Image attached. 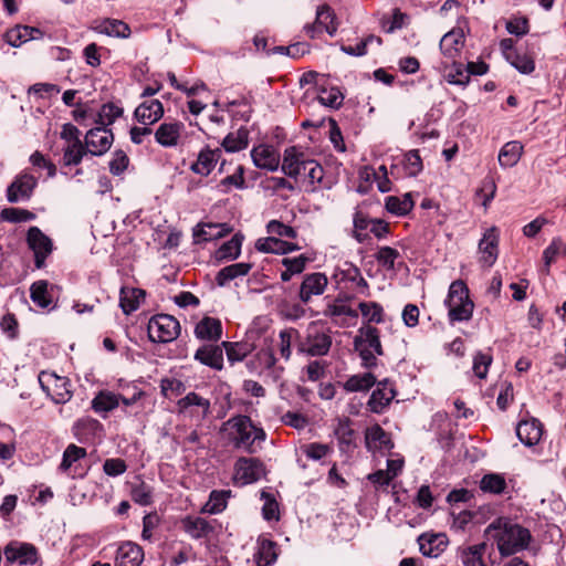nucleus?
<instances>
[{
  "label": "nucleus",
  "instance_id": "45",
  "mask_svg": "<svg viewBox=\"0 0 566 566\" xmlns=\"http://www.w3.org/2000/svg\"><path fill=\"white\" fill-rule=\"evenodd\" d=\"M232 188L237 189H245L247 184L244 179V167L239 165L235 169V171L224 177L219 181L217 185V189L222 193H228Z\"/></svg>",
  "mask_w": 566,
  "mask_h": 566
},
{
  "label": "nucleus",
  "instance_id": "43",
  "mask_svg": "<svg viewBox=\"0 0 566 566\" xmlns=\"http://www.w3.org/2000/svg\"><path fill=\"white\" fill-rule=\"evenodd\" d=\"M249 132L245 128H240L237 133L228 134L222 140V147L228 153L240 151L248 147Z\"/></svg>",
  "mask_w": 566,
  "mask_h": 566
},
{
  "label": "nucleus",
  "instance_id": "29",
  "mask_svg": "<svg viewBox=\"0 0 566 566\" xmlns=\"http://www.w3.org/2000/svg\"><path fill=\"white\" fill-rule=\"evenodd\" d=\"M251 269L252 264L249 262H239L224 266L217 273L216 283L219 286H226L234 279L248 275Z\"/></svg>",
  "mask_w": 566,
  "mask_h": 566
},
{
  "label": "nucleus",
  "instance_id": "21",
  "mask_svg": "<svg viewBox=\"0 0 566 566\" xmlns=\"http://www.w3.org/2000/svg\"><path fill=\"white\" fill-rule=\"evenodd\" d=\"M253 164L260 169L275 171L280 165V155L269 145H259L251 150Z\"/></svg>",
  "mask_w": 566,
  "mask_h": 566
},
{
  "label": "nucleus",
  "instance_id": "57",
  "mask_svg": "<svg viewBox=\"0 0 566 566\" xmlns=\"http://www.w3.org/2000/svg\"><path fill=\"white\" fill-rule=\"evenodd\" d=\"M222 347L226 349L228 360L231 364L243 360L251 352V347L247 343L222 342Z\"/></svg>",
  "mask_w": 566,
  "mask_h": 566
},
{
  "label": "nucleus",
  "instance_id": "32",
  "mask_svg": "<svg viewBox=\"0 0 566 566\" xmlns=\"http://www.w3.org/2000/svg\"><path fill=\"white\" fill-rule=\"evenodd\" d=\"M486 549V543H480L472 546L460 547L459 557L464 566H488L483 560Z\"/></svg>",
  "mask_w": 566,
  "mask_h": 566
},
{
  "label": "nucleus",
  "instance_id": "2",
  "mask_svg": "<svg viewBox=\"0 0 566 566\" xmlns=\"http://www.w3.org/2000/svg\"><path fill=\"white\" fill-rule=\"evenodd\" d=\"M223 429L229 430V440L235 448H242L249 453L256 451L255 443L260 444L266 439L265 431L244 415L231 417L223 423Z\"/></svg>",
  "mask_w": 566,
  "mask_h": 566
},
{
  "label": "nucleus",
  "instance_id": "13",
  "mask_svg": "<svg viewBox=\"0 0 566 566\" xmlns=\"http://www.w3.org/2000/svg\"><path fill=\"white\" fill-rule=\"evenodd\" d=\"M397 392L389 379L377 382V388L371 392L367 406L371 412L381 413L395 399Z\"/></svg>",
  "mask_w": 566,
  "mask_h": 566
},
{
  "label": "nucleus",
  "instance_id": "27",
  "mask_svg": "<svg viewBox=\"0 0 566 566\" xmlns=\"http://www.w3.org/2000/svg\"><path fill=\"white\" fill-rule=\"evenodd\" d=\"M195 335L202 340L218 342L222 336V325L218 318L206 316L195 327Z\"/></svg>",
  "mask_w": 566,
  "mask_h": 566
},
{
  "label": "nucleus",
  "instance_id": "51",
  "mask_svg": "<svg viewBox=\"0 0 566 566\" xmlns=\"http://www.w3.org/2000/svg\"><path fill=\"white\" fill-rule=\"evenodd\" d=\"M222 235L221 224L206 223L198 224L193 229V240L196 243L214 240Z\"/></svg>",
  "mask_w": 566,
  "mask_h": 566
},
{
  "label": "nucleus",
  "instance_id": "44",
  "mask_svg": "<svg viewBox=\"0 0 566 566\" xmlns=\"http://www.w3.org/2000/svg\"><path fill=\"white\" fill-rule=\"evenodd\" d=\"M304 158V154L297 151L296 147H289L284 150V157L282 163V171L292 178H296L298 176V167L300 163Z\"/></svg>",
  "mask_w": 566,
  "mask_h": 566
},
{
  "label": "nucleus",
  "instance_id": "54",
  "mask_svg": "<svg viewBox=\"0 0 566 566\" xmlns=\"http://www.w3.org/2000/svg\"><path fill=\"white\" fill-rule=\"evenodd\" d=\"M358 308L367 321V325H370V323L379 324L384 321V308L376 302H360Z\"/></svg>",
  "mask_w": 566,
  "mask_h": 566
},
{
  "label": "nucleus",
  "instance_id": "41",
  "mask_svg": "<svg viewBox=\"0 0 566 566\" xmlns=\"http://www.w3.org/2000/svg\"><path fill=\"white\" fill-rule=\"evenodd\" d=\"M243 237L234 234L230 240L224 242L216 253L218 261L235 260L241 253Z\"/></svg>",
  "mask_w": 566,
  "mask_h": 566
},
{
  "label": "nucleus",
  "instance_id": "8",
  "mask_svg": "<svg viewBox=\"0 0 566 566\" xmlns=\"http://www.w3.org/2000/svg\"><path fill=\"white\" fill-rule=\"evenodd\" d=\"M177 407L180 413L201 421L210 413L211 403L209 399L190 391L178 400Z\"/></svg>",
  "mask_w": 566,
  "mask_h": 566
},
{
  "label": "nucleus",
  "instance_id": "4",
  "mask_svg": "<svg viewBox=\"0 0 566 566\" xmlns=\"http://www.w3.org/2000/svg\"><path fill=\"white\" fill-rule=\"evenodd\" d=\"M332 346V337L328 332L311 324L304 337L296 343L297 352L308 356H325Z\"/></svg>",
  "mask_w": 566,
  "mask_h": 566
},
{
  "label": "nucleus",
  "instance_id": "22",
  "mask_svg": "<svg viewBox=\"0 0 566 566\" xmlns=\"http://www.w3.org/2000/svg\"><path fill=\"white\" fill-rule=\"evenodd\" d=\"M220 157V148L211 149L207 146L199 151L197 160L190 166V170L197 175L207 177L213 170Z\"/></svg>",
  "mask_w": 566,
  "mask_h": 566
},
{
  "label": "nucleus",
  "instance_id": "40",
  "mask_svg": "<svg viewBox=\"0 0 566 566\" xmlns=\"http://www.w3.org/2000/svg\"><path fill=\"white\" fill-rule=\"evenodd\" d=\"M386 209L388 212L396 216H406L408 214L415 203L410 193H405L402 198L396 196H389L386 198Z\"/></svg>",
  "mask_w": 566,
  "mask_h": 566
},
{
  "label": "nucleus",
  "instance_id": "25",
  "mask_svg": "<svg viewBox=\"0 0 566 566\" xmlns=\"http://www.w3.org/2000/svg\"><path fill=\"white\" fill-rule=\"evenodd\" d=\"M182 530L193 539L208 537L214 532L213 524L201 516H186L181 521Z\"/></svg>",
  "mask_w": 566,
  "mask_h": 566
},
{
  "label": "nucleus",
  "instance_id": "23",
  "mask_svg": "<svg viewBox=\"0 0 566 566\" xmlns=\"http://www.w3.org/2000/svg\"><path fill=\"white\" fill-rule=\"evenodd\" d=\"M143 560V548L135 543L126 542L116 552L115 566H140Z\"/></svg>",
  "mask_w": 566,
  "mask_h": 566
},
{
  "label": "nucleus",
  "instance_id": "64",
  "mask_svg": "<svg viewBox=\"0 0 566 566\" xmlns=\"http://www.w3.org/2000/svg\"><path fill=\"white\" fill-rule=\"evenodd\" d=\"M261 499L264 500V504L262 507L263 518L266 521H277L280 517L279 514V503L276 500L266 492L261 493Z\"/></svg>",
  "mask_w": 566,
  "mask_h": 566
},
{
  "label": "nucleus",
  "instance_id": "7",
  "mask_svg": "<svg viewBox=\"0 0 566 566\" xmlns=\"http://www.w3.org/2000/svg\"><path fill=\"white\" fill-rule=\"evenodd\" d=\"M338 24L336 22V14L328 4H322L316 10V19L313 23H307L304 27L305 33L311 38H317L323 31H326L331 36L337 32Z\"/></svg>",
  "mask_w": 566,
  "mask_h": 566
},
{
  "label": "nucleus",
  "instance_id": "39",
  "mask_svg": "<svg viewBox=\"0 0 566 566\" xmlns=\"http://www.w3.org/2000/svg\"><path fill=\"white\" fill-rule=\"evenodd\" d=\"M30 298L36 306L48 308L52 303V297L49 293V282L39 280L32 283L30 286Z\"/></svg>",
  "mask_w": 566,
  "mask_h": 566
},
{
  "label": "nucleus",
  "instance_id": "14",
  "mask_svg": "<svg viewBox=\"0 0 566 566\" xmlns=\"http://www.w3.org/2000/svg\"><path fill=\"white\" fill-rule=\"evenodd\" d=\"M328 284L327 276L321 272L305 274L300 286L298 297L307 304L313 296L322 295Z\"/></svg>",
  "mask_w": 566,
  "mask_h": 566
},
{
  "label": "nucleus",
  "instance_id": "3",
  "mask_svg": "<svg viewBox=\"0 0 566 566\" xmlns=\"http://www.w3.org/2000/svg\"><path fill=\"white\" fill-rule=\"evenodd\" d=\"M444 305L448 307V317L451 324L469 321L472 317L474 303L469 295V289L462 280L450 284Z\"/></svg>",
  "mask_w": 566,
  "mask_h": 566
},
{
  "label": "nucleus",
  "instance_id": "42",
  "mask_svg": "<svg viewBox=\"0 0 566 566\" xmlns=\"http://www.w3.org/2000/svg\"><path fill=\"white\" fill-rule=\"evenodd\" d=\"M506 60L522 74H531L535 70L534 59L518 51L505 52Z\"/></svg>",
  "mask_w": 566,
  "mask_h": 566
},
{
  "label": "nucleus",
  "instance_id": "36",
  "mask_svg": "<svg viewBox=\"0 0 566 566\" xmlns=\"http://www.w3.org/2000/svg\"><path fill=\"white\" fill-rule=\"evenodd\" d=\"M480 489L484 493L500 495L506 492L507 483L503 474L488 473L480 480Z\"/></svg>",
  "mask_w": 566,
  "mask_h": 566
},
{
  "label": "nucleus",
  "instance_id": "18",
  "mask_svg": "<svg viewBox=\"0 0 566 566\" xmlns=\"http://www.w3.org/2000/svg\"><path fill=\"white\" fill-rule=\"evenodd\" d=\"M164 113V106L159 99H148L135 108L134 117L139 124L150 126L157 123Z\"/></svg>",
  "mask_w": 566,
  "mask_h": 566
},
{
  "label": "nucleus",
  "instance_id": "52",
  "mask_svg": "<svg viewBox=\"0 0 566 566\" xmlns=\"http://www.w3.org/2000/svg\"><path fill=\"white\" fill-rule=\"evenodd\" d=\"M452 65L450 67H446V78L450 84L457 85H467L469 83V74L468 67L462 63L455 62V60H451Z\"/></svg>",
  "mask_w": 566,
  "mask_h": 566
},
{
  "label": "nucleus",
  "instance_id": "15",
  "mask_svg": "<svg viewBox=\"0 0 566 566\" xmlns=\"http://www.w3.org/2000/svg\"><path fill=\"white\" fill-rule=\"evenodd\" d=\"M499 230L496 227L486 229L479 242V252L481 253L480 262L491 268L499 256Z\"/></svg>",
  "mask_w": 566,
  "mask_h": 566
},
{
  "label": "nucleus",
  "instance_id": "1",
  "mask_svg": "<svg viewBox=\"0 0 566 566\" xmlns=\"http://www.w3.org/2000/svg\"><path fill=\"white\" fill-rule=\"evenodd\" d=\"M485 536L496 542L499 553L503 557L514 555L525 549L531 542V533L527 528L496 518L484 531Z\"/></svg>",
  "mask_w": 566,
  "mask_h": 566
},
{
  "label": "nucleus",
  "instance_id": "60",
  "mask_svg": "<svg viewBox=\"0 0 566 566\" xmlns=\"http://www.w3.org/2000/svg\"><path fill=\"white\" fill-rule=\"evenodd\" d=\"M85 455L86 450L84 448L77 447L75 444L67 446V448L63 452L60 470L63 472L67 471L74 462L78 461Z\"/></svg>",
  "mask_w": 566,
  "mask_h": 566
},
{
  "label": "nucleus",
  "instance_id": "28",
  "mask_svg": "<svg viewBox=\"0 0 566 566\" xmlns=\"http://www.w3.org/2000/svg\"><path fill=\"white\" fill-rule=\"evenodd\" d=\"M359 335L355 337V346H364L375 352L378 356L384 355L378 328L371 325H364L359 328Z\"/></svg>",
  "mask_w": 566,
  "mask_h": 566
},
{
  "label": "nucleus",
  "instance_id": "6",
  "mask_svg": "<svg viewBox=\"0 0 566 566\" xmlns=\"http://www.w3.org/2000/svg\"><path fill=\"white\" fill-rule=\"evenodd\" d=\"M41 388L55 403H65L72 398L70 380L55 374L42 373L39 376Z\"/></svg>",
  "mask_w": 566,
  "mask_h": 566
},
{
  "label": "nucleus",
  "instance_id": "9",
  "mask_svg": "<svg viewBox=\"0 0 566 566\" xmlns=\"http://www.w3.org/2000/svg\"><path fill=\"white\" fill-rule=\"evenodd\" d=\"M27 242L29 248L34 252V264L36 269H42L45 259L51 254L53 244L38 227H31L28 230Z\"/></svg>",
  "mask_w": 566,
  "mask_h": 566
},
{
  "label": "nucleus",
  "instance_id": "55",
  "mask_svg": "<svg viewBox=\"0 0 566 566\" xmlns=\"http://www.w3.org/2000/svg\"><path fill=\"white\" fill-rule=\"evenodd\" d=\"M279 337H280V344H279L280 354L285 360H289L291 357V354H292V350H291L292 343L294 340L298 342V339L301 338L300 333L297 329H295L293 327L285 328L280 332Z\"/></svg>",
  "mask_w": 566,
  "mask_h": 566
},
{
  "label": "nucleus",
  "instance_id": "17",
  "mask_svg": "<svg viewBox=\"0 0 566 566\" xmlns=\"http://www.w3.org/2000/svg\"><path fill=\"white\" fill-rule=\"evenodd\" d=\"M465 35L461 28H453L440 40V50L444 57L455 60L464 48Z\"/></svg>",
  "mask_w": 566,
  "mask_h": 566
},
{
  "label": "nucleus",
  "instance_id": "35",
  "mask_svg": "<svg viewBox=\"0 0 566 566\" xmlns=\"http://www.w3.org/2000/svg\"><path fill=\"white\" fill-rule=\"evenodd\" d=\"M146 293L140 289H122L119 305L125 314L135 312L140 302L145 298Z\"/></svg>",
  "mask_w": 566,
  "mask_h": 566
},
{
  "label": "nucleus",
  "instance_id": "63",
  "mask_svg": "<svg viewBox=\"0 0 566 566\" xmlns=\"http://www.w3.org/2000/svg\"><path fill=\"white\" fill-rule=\"evenodd\" d=\"M322 105L331 108H338L343 104L344 95L337 87L328 90H322L317 97Z\"/></svg>",
  "mask_w": 566,
  "mask_h": 566
},
{
  "label": "nucleus",
  "instance_id": "5",
  "mask_svg": "<svg viewBox=\"0 0 566 566\" xmlns=\"http://www.w3.org/2000/svg\"><path fill=\"white\" fill-rule=\"evenodd\" d=\"M147 332L153 343H170L180 335V324L171 315L157 314L149 319Z\"/></svg>",
  "mask_w": 566,
  "mask_h": 566
},
{
  "label": "nucleus",
  "instance_id": "37",
  "mask_svg": "<svg viewBox=\"0 0 566 566\" xmlns=\"http://www.w3.org/2000/svg\"><path fill=\"white\" fill-rule=\"evenodd\" d=\"M366 446L368 449L371 448H387L394 447L388 433L379 426L375 424L366 430Z\"/></svg>",
  "mask_w": 566,
  "mask_h": 566
},
{
  "label": "nucleus",
  "instance_id": "61",
  "mask_svg": "<svg viewBox=\"0 0 566 566\" xmlns=\"http://www.w3.org/2000/svg\"><path fill=\"white\" fill-rule=\"evenodd\" d=\"M132 500L143 506L150 505L153 503V489L145 482H140L132 488Z\"/></svg>",
  "mask_w": 566,
  "mask_h": 566
},
{
  "label": "nucleus",
  "instance_id": "47",
  "mask_svg": "<svg viewBox=\"0 0 566 566\" xmlns=\"http://www.w3.org/2000/svg\"><path fill=\"white\" fill-rule=\"evenodd\" d=\"M101 33L108 36L126 39L130 35V28L122 20L106 19L99 25Z\"/></svg>",
  "mask_w": 566,
  "mask_h": 566
},
{
  "label": "nucleus",
  "instance_id": "19",
  "mask_svg": "<svg viewBox=\"0 0 566 566\" xmlns=\"http://www.w3.org/2000/svg\"><path fill=\"white\" fill-rule=\"evenodd\" d=\"M185 128L181 122H164L155 132V140L163 147H176Z\"/></svg>",
  "mask_w": 566,
  "mask_h": 566
},
{
  "label": "nucleus",
  "instance_id": "33",
  "mask_svg": "<svg viewBox=\"0 0 566 566\" xmlns=\"http://www.w3.org/2000/svg\"><path fill=\"white\" fill-rule=\"evenodd\" d=\"M120 395L109 390H101L91 402L92 409L97 413H107L119 406Z\"/></svg>",
  "mask_w": 566,
  "mask_h": 566
},
{
  "label": "nucleus",
  "instance_id": "30",
  "mask_svg": "<svg viewBox=\"0 0 566 566\" xmlns=\"http://www.w3.org/2000/svg\"><path fill=\"white\" fill-rule=\"evenodd\" d=\"M255 248L258 251L264 253L276 254H286L289 252L298 250V247L296 244L283 241L275 237L259 239L255 243Z\"/></svg>",
  "mask_w": 566,
  "mask_h": 566
},
{
  "label": "nucleus",
  "instance_id": "20",
  "mask_svg": "<svg viewBox=\"0 0 566 566\" xmlns=\"http://www.w3.org/2000/svg\"><path fill=\"white\" fill-rule=\"evenodd\" d=\"M193 358L214 370H221L223 368V347L216 344L202 345L196 350Z\"/></svg>",
  "mask_w": 566,
  "mask_h": 566
},
{
  "label": "nucleus",
  "instance_id": "56",
  "mask_svg": "<svg viewBox=\"0 0 566 566\" xmlns=\"http://www.w3.org/2000/svg\"><path fill=\"white\" fill-rule=\"evenodd\" d=\"M123 107L116 103L109 102L102 105L98 112V123L102 126L112 125L118 117L123 115Z\"/></svg>",
  "mask_w": 566,
  "mask_h": 566
},
{
  "label": "nucleus",
  "instance_id": "38",
  "mask_svg": "<svg viewBox=\"0 0 566 566\" xmlns=\"http://www.w3.org/2000/svg\"><path fill=\"white\" fill-rule=\"evenodd\" d=\"M376 384V377L371 373L350 376L343 385L347 392L369 390Z\"/></svg>",
  "mask_w": 566,
  "mask_h": 566
},
{
  "label": "nucleus",
  "instance_id": "31",
  "mask_svg": "<svg viewBox=\"0 0 566 566\" xmlns=\"http://www.w3.org/2000/svg\"><path fill=\"white\" fill-rule=\"evenodd\" d=\"M103 430V424L92 417H83L78 419L73 427L74 434L80 441L88 440L97 436Z\"/></svg>",
  "mask_w": 566,
  "mask_h": 566
},
{
  "label": "nucleus",
  "instance_id": "59",
  "mask_svg": "<svg viewBox=\"0 0 566 566\" xmlns=\"http://www.w3.org/2000/svg\"><path fill=\"white\" fill-rule=\"evenodd\" d=\"M0 218L8 222L18 223L31 221L35 218V214L25 209L4 208L1 210Z\"/></svg>",
  "mask_w": 566,
  "mask_h": 566
},
{
  "label": "nucleus",
  "instance_id": "58",
  "mask_svg": "<svg viewBox=\"0 0 566 566\" xmlns=\"http://www.w3.org/2000/svg\"><path fill=\"white\" fill-rule=\"evenodd\" d=\"M90 153L83 143H76L69 145L63 155V161L65 166L78 165L83 157Z\"/></svg>",
  "mask_w": 566,
  "mask_h": 566
},
{
  "label": "nucleus",
  "instance_id": "24",
  "mask_svg": "<svg viewBox=\"0 0 566 566\" xmlns=\"http://www.w3.org/2000/svg\"><path fill=\"white\" fill-rule=\"evenodd\" d=\"M543 434V426L537 419L523 420L517 423L516 436L526 447L537 444Z\"/></svg>",
  "mask_w": 566,
  "mask_h": 566
},
{
  "label": "nucleus",
  "instance_id": "12",
  "mask_svg": "<svg viewBox=\"0 0 566 566\" xmlns=\"http://www.w3.org/2000/svg\"><path fill=\"white\" fill-rule=\"evenodd\" d=\"M114 135L112 130L105 126L91 128L85 136V147L93 156L104 155L112 146Z\"/></svg>",
  "mask_w": 566,
  "mask_h": 566
},
{
  "label": "nucleus",
  "instance_id": "10",
  "mask_svg": "<svg viewBox=\"0 0 566 566\" xmlns=\"http://www.w3.org/2000/svg\"><path fill=\"white\" fill-rule=\"evenodd\" d=\"M36 185L38 180L31 174L18 175L7 189V200L11 203L29 200Z\"/></svg>",
  "mask_w": 566,
  "mask_h": 566
},
{
  "label": "nucleus",
  "instance_id": "62",
  "mask_svg": "<svg viewBox=\"0 0 566 566\" xmlns=\"http://www.w3.org/2000/svg\"><path fill=\"white\" fill-rule=\"evenodd\" d=\"M400 256L398 250L391 247H381L376 253L375 258L379 264H381L387 270L395 269V262Z\"/></svg>",
  "mask_w": 566,
  "mask_h": 566
},
{
  "label": "nucleus",
  "instance_id": "11",
  "mask_svg": "<svg viewBox=\"0 0 566 566\" xmlns=\"http://www.w3.org/2000/svg\"><path fill=\"white\" fill-rule=\"evenodd\" d=\"M7 562L34 565L39 560L38 549L30 543L12 541L3 549Z\"/></svg>",
  "mask_w": 566,
  "mask_h": 566
},
{
  "label": "nucleus",
  "instance_id": "46",
  "mask_svg": "<svg viewBox=\"0 0 566 566\" xmlns=\"http://www.w3.org/2000/svg\"><path fill=\"white\" fill-rule=\"evenodd\" d=\"M277 558L276 544L270 539L259 542V549L255 554L258 566H271Z\"/></svg>",
  "mask_w": 566,
  "mask_h": 566
},
{
  "label": "nucleus",
  "instance_id": "26",
  "mask_svg": "<svg viewBox=\"0 0 566 566\" xmlns=\"http://www.w3.org/2000/svg\"><path fill=\"white\" fill-rule=\"evenodd\" d=\"M42 36L43 32L38 28L29 25H17L6 32L4 40L9 45L19 48L30 40H36Z\"/></svg>",
  "mask_w": 566,
  "mask_h": 566
},
{
  "label": "nucleus",
  "instance_id": "49",
  "mask_svg": "<svg viewBox=\"0 0 566 566\" xmlns=\"http://www.w3.org/2000/svg\"><path fill=\"white\" fill-rule=\"evenodd\" d=\"M566 254V243L560 239H554L543 252L544 269L543 272L548 274L549 266L559 255Z\"/></svg>",
  "mask_w": 566,
  "mask_h": 566
},
{
  "label": "nucleus",
  "instance_id": "34",
  "mask_svg": "<svg viewBox=\"0 0 566 566\" xmlns=\"http://www.w3.org/2000/svg\"><path fill=\"white\" fill-rule=\"evenodd\" d=\"M523 145L513 140L506 143L499 153V164L502 168H511L521 159Z\"/></svg>",
  "mask_w": 566,
  "mask_h": 566
},
{
  "label": "nucleus",
  "instance_id": "50",
  "mask_svg": "<svg viewBox=\"0 0 566 566\" xmlns=\"http://www.w3.org/2000/svg\"><path fill=\"white\" fill-rule=\"evenodd\" d=\"M443 544V537L440 535H431L430 537L422 535L419 537L420 552L427 557H437L443 551V548H440V545Z\"/></svg>",
  "mask_w": 566,
  "mask_h": 566
},
{
  "label": "nucleus",
  "instance_id": "16",
  "mask_svg": "<svg viewBox=\"0 0 566 566\" xmlns=\"http://www.w3.org/2000/svg\"><path fill=\"white\" fill-rule=\"evenodd\" d=\"M235 476L242 484H251L264 474V465L256 458H240L235 463Z\"/></svg>",
  "mask_w": 566,
  "mask_h": 566
},
{
  "label": "nucleus",
  "instance_id": "53",
  "mask_svg": "<svg viewBox=\"0 0 566 566\" xmlns=\"http://www.w3.org/2000/svg\"><path fill=\"white\" fill-rule=\"evenodd\" d=\"M401 164L405 169L406 176L416 177L422 171V160L419 150L412 149L403 155Z\"/></svg>",
  "mask_w": 566,
  "mask_h": 566
},
{
  "label": "nucleus",
  "instance_id": "48",
  "mask_svg": "<svg viewBox=\"0 0 566 566\" xmlns=\"http://www.w3.org/2000/svg\"><path fill=\"white\" fill-rule=\"evenodd\" d=\"M231 495L230 490H213L203 510L210 514L221 513L227 507V501Z\"/></svg>",
  "mask_w": 566,
  "mask_h": 566
}]
</instances>
